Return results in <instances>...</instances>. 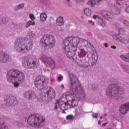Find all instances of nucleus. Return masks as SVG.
<instances>
[{"instance_id":"f257e3e1","label":"nucleus","mask_w":129,"mask_h":129,"mask_svg":"<svg viewBox=\"0 0 129 129\" xmlns=\"http://www.w3.org/2000/svg\"><path fill=\"white\" fill-rule=\"evenodd\" d=\"M70 78L71 81L70 92H67L65 96L70 108H73L78 105V101L76 98H79L81 97L80 95H82L84 98H85V94L77 76L74 74H71Z\"/></svg>"},{"instance_id":"f03ea898","label":"nucleus","mask_w":129,"mask_h":129,"mask_svg":"<svg viewBox=\"0 0 129 129\" xmlns=\"http://www.w3.org/2000/svg\"><path fill=\"white\" fill-rule=\"evenodd\" d=\"M86 54L87 52L84 51V49H81L80 53L76 57V61L78 64L85 69L94 66L98 59L97 53L95 52H93L92 54L90 53L87 56Z\"/></svg>"},{"instance_id":"7ed1b4c3","label":"nucleus","mask_w":129,"mask_h":129,"mask_svg":"<svg viewBox=\"0 0 129 129\" xmlns=\"http://www.w3.org/2000/svg\"><path fill=\"white\" fill-rule=\"evenodd\" d=\"M74 37H69L66 38L63 41L65 47L63 49V52L69 59L75 56V52L77 51V48L80 47V46L74 45ZM71 41L73 42H71Z\"/></svg>"},{"instance_id":"20e7f679","label":"nucleus","mask_w":129,"mask_h":129,"mask_svg":"<svg viewBox=\"0 0 129 129\" xmlns=\"http://www.w3.org/2000/svg\"><path fill=\"white\" fill-rule=\"evenodd\" d=\"M25 120H27L30 126H33L35 128L42 127L45 124V119L42 115L39 114H32Z\"/></svg>"},{"instance_id":"39448f33","label":"nucleus","mask_w":129,"mask_h":129,"mask_svg":"<svg viewBox=\"0 0 129 129\" xmlns=\"http://www.w3.org/2000/svg\"><path fill=\"white\" fill-rule=\"evenodd\" d=\"M7 78L8 82H17L18 80L22 83L25 80V75L18 70H13L7 73Z\"/></svg>"},{"instance_id":"423d86ee","label":"nucleus","mask_w":129,"mask_h":129,"mask_svg":"<svg viewBox=\"0 0 129 129\" xmlns=\"http://www.w3.org/2000/svg\"><path fill=\"white\" fill-rule=\"evenodd\" d=\"M40 43L42 46H45L46 49H52L55 46L56 41L54 36L46 34L42 36L40 40Z\"/></svg>"},{"instance_id":"0eeeda50","label":"nucleus","mask_w":129,"mask_h":129,"mask_svg":"<svg viewBox=\"0 0 129 129\" xmlns=\"http://www.w3.org/2000/svg\"><path fill=\"white\" fill-rule=\"evenodd\" d=\"M49 83V79L43 76H39L36 78L34 81V85L39 90H44L46 86Z\"/></svg>"},{"instance_id":"6e6552de","label":"nucleus","mask_w":129,"mask_h":129,"mask_svg":"<svg viewBox=\"0 0 129 129\" xmlns=\"http://www.w3.org/2000/svg\"><path fill=\"white\" fill-rule=\"evenodd\" d=\"M22 62L23 66L25 67V68L34 69L39 65L38 60H33L29 56H25L22 59Z\"/></svg>"},{"instance_id":"1a4fd4ad","label":"nucleus","mask_w":129,"mask_h":129,"mask_svg":"<svg viewBox=\"0 0 129 129\" xmlns=\"http://www.w3.org/2000/svg\"><path fill=\"white\" fill-rule=\"evenodd\" d=\"M114 99L115 100H121L122 99V94L124 93V89L120 88L117 84H114Z\"/></svg>"},{"instance_id":"9d476101","label":"nucleus","mask_w":129,"mask_h":129,"mask_svg":"<svg viewBox=\"0 0 129 129\" xmlns=\"http://www.w3.org/2000/svg\"><path fill=\"white\" fill-rule=\"evenodd\" d=\"M74 42V45L75 46H78L79 47H87L88 44L90 45V47H92V44L90 43H88V41L83 39L80 38L79 37H74L73 40H71V42L73 43Z\"/></svg>"},{"instance_id":"9b49d317","label":"nucleus","mask_w":129,"mask_h":129,"mask_svg":"<svg viewBox=\"0 0 129 129\" xmlns=\"http://www.w3.org/2000/svg\"><path fill=\"white\" fill-rule=\"evenodd\" d=\"M5 101L7 106H12L14 107V106L18 105V100L17 98L12 95L7 96L6 99H5Z\"/></svg>"},{"instance_id":"f8f14e48","label":"nucleus","mask_w":129,"mask_h":129,"mask_svg":"<svg viewBox=\"0 0 129 129\" xmlns=\"http://www.w3.org/2000/svg\"><path fill=\"white\" fill-rule=\"evenodd\" d=\"M33 41L31 39H24V45L23 46V50L22 54H25V53H28L30 52L33 49Z\"/></svg>"},{"instance_id":"ddd939ff","label":"nucleus","mask_w":129,"mask_h":129,"mask_svg":"<svg viewBox=\"0 0 129 129\" xmlns=\"http://www.w3.org/2000/svg\"><path fill=\"white\" fill-rule=\"evenodd\" d=\"M25 39L19 38H17L15 42L14 48L17 51V52H19L20 53H22L23 54V50L24 46Z\"/></svg>"},{"instance_id":"4468645a","label":"nucleus","mask_w":129,"mask_h":129,"mask_svg":"<svg viewBox=\"0 0 129 129\" xmlns=\"http://www.w3.org/2000/svg\"><path fill=\"white\" fill-rule=\"evenodd\" d=\"M64 98H61L60 100H57L56 103L58 104V108L61 109L62 113H66L65 110H67V109H69V104H66V101L63 100Z\"/></svg>"},{"instance_id":"2eb2a0df","label":"nucleus","mask_w":129,"mask_h":129,"mask_svg":"<svg viewBox=\"0 0 129 129\" xmlns=\"http://www.w3.org/2000/svg\"><path fill=\"white\" fill-rule=\"evenodd\" d=\"M41 60H42V62H43L46 66H49L51 69H54V68H55V61L53 59L43 56L41 58Z\"/></svg>"},{"instance_id":"dca6fc26","label":"nucleus","mask_w":129,"mask_h":129,"mask_svg":"<svg viewBox=\"0 0 129 129\" xmlns=\"http://www.w3.org/2000/svg\"><path fill=\"white\" fill-rule=\"evenodd\" d=\"M24 97L26 99L28 100H34L36 99V94L32 90H28L26 91L24 94Z\"/></svg>"},{"instance_id":"f3484780","label":"nucleus","mask_w":129,"mask_h":129,"mask_svg":"<svg viewBox=\"0 0 129 129\" xmlns=\"http://www.w3.org/2000/svg\"><path fill=\"white\" fill-rule=\"evenodd\" d=\"M46 90V93L48 96V97L50 98L49 99L53 100V99H54L56 96V92L55 91V90L50 86L47 87Z\"/></svg>"},{"instance_id":"a211bd4d","label":"nucleus","mask_w":129,"mask_h":129,"mask_svg":"<svg viewBox=\"0 0 129 129\" xmlns=\"http://www.w3.org/2000/svg\"><path fill=\"white\" fill-rule=\"evenodd\" d=\"M10 60V56L8 53L0 51V63H7Z\"/></svg>"},{"instance_id":"6ab92c4d","label":"nucleus","mask_w":129,"mask_h":129,"mask_svg":"<svg viewBox=\"0 0 129 129\" xmlns=\"http://www.w3.org/2000/svg\"><path fill=\"white\" fill-rule=\"evenodd\" d=\"M129 111V103L120 106L119 111L122 114H125Z\"/></svg>"},{"instance_id":"aec40b11","label":"nucleus","mask_w":129,"mask_h":129,"mask_svg":"<svg viewBox=\"0 0 129 129\" xmlns=\"http://www.w3.org/2000/svg\"><path fill=\"white\" fill-rule=\"evenodd\" d=\"M114 39L116 40V41H117L118 42H120V43H122L123 44H124V45H127L129 43V41L124 39V38L119 35H114Z\"/></svg>"},{"instance_id":"412c9836","label":"nucleus","mask_w":129,"mask_h":129,"mask_svg":"<svg viewBox=\"0 0 129 129\" xmlns=\"http://www.w3.org/2000/svg\"><path fill=\"white\" fill-rule=\"evenodd\" d=\"M113 91V84L109 85L106 90V94L109 98H112V92Z\"/></svg>"},{"instance_id":"4be33fe9","label":"nucleus","mask_w":129,"mask_h":129,"mask_svg":"<svg viewBox=\"0 0 129 129\" xmlns=\"http://www.w3.org/2000/svg\"><path fill=\"white\" fill-rule=\"evenodd\" d=\"M102 4V0H93L92 1H90L88 2V5L91 6V7H94L95 5L99 6Z\"/></svg>"},{"instance_id":"5701e85b","label":"nucleus","mask_w":129,"mask_h":129,"mask_svg":"<svg viewBox=\"0 0 129 129\" xmlns=\"http://www.w3.org/2000/svg\"><path fill=\"white\" fill-rule=\"evenodd\" d=\"M93 19H94V20H96V19H99V22H101L100 23V26H102V27H105V23H104V20H102L101 18H100L98 16L94 15L93 16Z\"/></svg>"},{"instance_id":"b1692460","label":"nucleus","mask_w":129,"mask_h":129,"mask_svg":"<svg viewBox=\"0 0 129 129\" xmlns=\"http://www.w3.org/2000/svg\"><path fill=\"white\" fill-rule=\"evenodd\" d=\"M101 16L103 17V18H105V19H107L108 17L110 16H111V13L110 12L104 10L101 12Z\"/></svg>"},{"instance_id":"393cba45","label":"nucleus","mask_w":129,"mask_h":129,"mask_svg":"<svg viewBox=\"0 0 129 129\" xmlns=\"http://www.w3.org/2000/svg\"><path fill=\"white\" fill-rule=\"evenodd\" d=\"M25 7V4H20L14 7V10L18 12V11H20L21 10H23L24 8Z\"/></svg>"},{"instance_id":"a878e982","label":"nucleus","mask_w":129,"mask_h":129,"mask_svg":"<svg viewBox=\"0 0 129 129\" xmlns=\"http://www.w3.org/2000/svg\"><path fill=\"white\" fill-rule=\"evenodd\" d=\"M64 19L63 17H59L56 20V24L57 26H62L64 25Z\"/></svg>"},{"instance_id":"bb28decb","label":"nucleus","mask_w":129,"mask_h":129,"mask_svg":"<svg viewBox=\"0 0 129 129\" xmlns=\"http://www.w3.org/2000/svg\"><path fill=\"white\" fill-rule=\"evenodd\" d=\"M41 99L44 102V103H48L49 101H52V99L50 100V97H48V96H43L41 98Z\"/></svg>"},{"instance_id":"cd10ccee","label":"nucleus","mask_w":129,"mask_h":129,"mask_svg":"<svg viewBox=\"0 0 129 129\" xmlns=\"http://www.w3.org/2000/svg\"><path fill=\"white\" fill-rule=\"evenodd\" d=\"M120 57L126 62L129 63V52L126 53L125 56L124 55H121Z\"/></svg>"},{"instance_id":"c85d7f7f","label":"nucleus","mask_w":129,"mask_h":129,"mask_svg":"<svg viewBox=\"0 0 129 129\" xmlns=\"http://www.w3.org/2000/svg\"><path fill=\"white\" fill-rule=\"evenodd\" d=\"M40 20L42 22H45L47 20V15L45 13H41L40 16Z\"/></svg>"},{"instance_id":"c756f323","label":"nucleus","mask_w":129,"mask_h":129,"mask_svg":"<svg viewBox=\"0 0 129 129\" xmlns=\"http://www.w3.org/2000/svg\"><path fill=\"white\" fill-rule=\"evenodd\" d=\"M84 13L86 16L90 17L91 16L92 11L89 9V8H87L84 10Z\"/></svg>"},{"instance_id":"7c9ffc66","label":"nucleus","mask_w":129,"mask_h":129,"mask_svg":"<svg viewBox=\"0 0 129 129\" xmlns=\"http://www.w3.org/2000/svg\"><path fill=\"white\" fill-rule=\"evenodd\" d=\"M35 22H33L32 21H29L26 24V28H29L30 26H34Z\"/></svg>"},{"instance_id":"2f4dec72","label":"nucleus","mask_w":129,"mask_h":129,"mask_svg":"<svg viewBox=\"0 0 129 129\" xmlns=\"http://www.w3.org/2000/svg\"><path fill=\"white\" fill-rule=\"evenodd\" d=\"M120 14V10L118 9V7H116L114 11V15H119Z\"/></svg>"},{"instance_id":"473e14b6","label":"nucleus","mask_w":129,"mask_h":129,"mask_svg":"<svg viewBox=\"0 0 129 129\" xmlns=\"http://www.w3.org/2000/svg\"><path fill=\"white\" fill-rule=\"evenodd\" d=\"M74 118V116H73V115H68L66 117L67 120H72V119H73Z\"/></svg>"},{"instance_id":"72a5a7b5","label":"nucleus","mask_w":129,"mask_h":129,"mask_svg":"<svg viewBox=\"0 0 129 129\" xmlns=\"http://www.w3.org/2000/svg\"><path fill=\"white\" fill-rule=\"evenodd\" d=\"M17 126L19 128L24 127V123L22 122H17Z\"/></svg>"},{"instance_id":"f704fd0d","label":"nucleus","mask_w":129,"mask_h":129,"mask_svg":"<svg viewBox=\"0 0 129 129\" xmlns=\"http://www.w3.org/2000/svg\"><path fill=\"white\" fill-rule=\"evenodd\" d=\"M119 34H124L125 33V30L123 28H119L118 29Z\"/></svg>"},{"instance_id":"c9c22d12","label":"nucleus","mask_w":129,"mask_h":129,"mask_svg":"<svg viewBox=\"0 0 129 129\" xmlns=\"http://www.w3.org/2000/svg\"><path fill=\"white\" fill-rule=\"evenodd\" d=\"M123 24H124V26L126 27H129V22L127 20H123L122 21Z\"/></svg>"},{"instance_id":"e433bc0d","label":"nucleus","mask_w":129,"mask_h":129,"mask_svg":"<svg viewBox=\"0 0 129 129\" xmlns=\"http://www.w3.org/2000/svg\"><path fill=\"white\" fill-rule=\"evenodd\" d=\"M28 35L30 38H35L36 37V35L33 33H29Z\"/></svg>"},{"instance_id":"4c0bfd02","label":"nucleus","mask_w":129,"mask_h":129,"mask_svg":"<svg viewBox=\"0 0 129 129\" xmlns=\"http://www.w3.org/2000/svg\"><path fill=\"white\" fill-rule=\"evenodd\" d=\"M5 124V121L4 120V119L0 118V125L1 126L3 127V125Z\"/></svg>"},{"instance_id":"58836bf2","label":"nucleus","mask_w":129,"mask_h":129,"mask_svg":"<svg viewBox=\"0 0 129 129\" xmlns=\"http://www.w3.org/2000/svg\"><path fill=\"white\" fill-rule=\"evenodd\" d=\"M11 83H14L15 87H19V85H20V84L18 83V82H10Z\"/></svg>"},{"instance_id":"ea45409f","label":"nucleus","mask_w":129,"mask_h":129,"mask_svg":"<svg viewBox=\"0 0 129 129\" xmlns=\"http://www.w3.org/2000/svg\"><path fill=\"white\" fill-rule=\"evenodd\" d=\"M29 18L31 19V20H32V21H34L35 20V16H34V14H30Z\"/></svg>"},{"instance_id":"a19ab883","label":"nucleus","mask_w":129,"mask_h":129,"mask_svg":"<svg viewBox=\"0 0 129 129\" xmlns=\"http://www.w3.org/2000/svg\"><path fill=\"white\" fill-rule=\"evenodd\" d=\"M97 85L94 84L92 85V88L94 90H95V89H97Z\"/></svg>"},{"instance_id":"79ce46f5","label":"nucleus","mask_w":129,"mask_h":129,"mask_svg":"<svg viewBox=\"0 0 129 129\" xmlns=\"http://www.w3.org/2000/svg\"><path fill=\"white\" fill-rule=\"evenodd\" d=\"M92 116L93 117H95V118H97L98 116V114L97 113H93L92 114Z\"/></svg>"},{"instance_id":"37998d69","label":"nucleus","mask_w":129,"mask_h":129,"mask_svg":"<svg viewBox=\"0 0 129 129\" xmlns=\"http://www.w3.org/2000/svg\"><path fill=\"white\" fill-rule=\"evenodd\" d=\"M107 19H108V20L109 21V22H111V21H112V16H108V17H107Z\"/></svg>"},{"instance_id":"c03bdc74","label":"nucleus","mask_w":129,"mask_h":129,"mask_svg":"<svg viewBox=\"0 0 129 129\" xmlns=\"http://www.w3.org/2000/svg\"><path fill=\"white\" fill-rule=\"evenodd\" d=\"M57 109H58V104L57 103V102H56L54 106V110H57Z\"/></svg>"},{"instance_id":"a18cd8bd","label":"nucleus","mask_w":129,"mask_h":129,"mask_svg":"<svg viewBox=\"0 0 129 129\" xmlns=\"http://www.w3.org/2000/svg\"><path fill=\"white\" fill-rule=\"evenodd\" d=\"M88 22L89 23V24L92 25V26H94V22H93L92 20H89Z\"/></svg>"},{"instance_id":"49530a36","label":"nucleus","mask_w":129,"mask_h":129,"mask_svg":"<svg viewBox=\"0 0 129 129\" xmlns=\"http://www.w3.org/2000/svg\"><path fill=\"white\" fill-rule=\"evenodd\" d=\"M62 79H63V77H61V76L57 77V80H58V81H61Z\"/></svg>"},{"instance_id":"de8ad7c7","label":"nucleus","mask_w":129,"mask_h":129,"mask_svg":"<svg viewBox=\"0 0 129 129\" xmlns=\"http://www.w3.org/2000/svg\"><path fill=\"white\" fill-rule=\"evenodd\" d=\"M2 129H8V127L6 125H3L2 126H1Z\"/></svg>"},{"instance_id":"09e8293b","label":"nucleus","mask_w":129,"mask_h":129,"mask_svg":"<svg viewBox=\"0 0 129 129\" xmlns=\"http://www.w3.org/2000/svg\"><path fill=\"white\" fill-rule=\"evenodd\" d=\"M115 28H119V23H116L115 24Z\"/></svg>"},{"instance_id":"8fccbe9b","label":"nucleus","mask_w":129,"mask_h":129,"mask_svg":"<svg viewBox=\"0 0 129 129\" xmlns=\"http://www.w3.org/2000/svg\"><path fill=\"white\" fill-rule=\"evenodd\" d=\"M126 13H129V6L125 9Z\"/></svg>"},{"instance_id":"3c124183","label":"nucleus","mask_w":129,"mask_h":129,"mask_svg":"<svg viewBox=\"0 0 129 129\" xmlns=\"http://www.w3.org/2000/svg\"><path fill=\"white\" fill-rule=\"evenodd\" d=\"M2 22H3V24H7V22L5 21V19H4V18H3V19H2Z\"/></svg>"},{"instance_id":"603ef678","label":"nucleus","mask_w":129,"mask_h":129,"mask_svg":"<svg viewBox=\"0 0 129 129\" xmlns=\"http://www.w3.org/2000/svg\"><path fill=\"white\" fill-rule=\"evenodd\" d=\"M104 46L105 47H106V48H107V47H108V44L107 43H105Z\"/></svg>"},{"instance_id":"864d4df0","label":"nucleus","mask_w":129,"mask_h":129,"mask_svg":"<svg viewBox=\"0 0 129 129\" xmlns=\"http://www.w3.org/2000/svg\"><path fill=\"white\" fill-rule=\"evenodd\" d=\"M106 124H107L106 123H103V124H102V126H106Z\"/></svg>"},{"instance_id":"5fc2aeb1","label":"nucleus","mask_w":129,"mask_h":129,"mask_svg":"<svg viewBox=\"0 0 129 129\" xmlns=\"http://www.w3.org/2000/svg\"><path fill=\"white\" fill-rule=\"evenodd\" d=\"M61 88H62V89H64V85H61L60 86Z\"/></svg>"},{"instance_id":"6e6d98bb","label":"nucleus","mask_w":129,"mask_h":129,"mask_svg":"<svg viewBox=\"0 0 129 129\" xmlns=\"http://www.w3.org/2000/svg\"><path fill=\"white\" fill-rule=\"evenodd\" d=\"M98 124H100L101 123V121L99 120L98 122Z\"/></svg>"},{"instance_id":"4d7b16f0","label":"nucleus","mask_w":129,"mask_h":129,"mask_svg":"<svg viewBox=\"0 0 129 129\" xmlns=\"http://www.w3.org/2000/svg\"><path fill=\"white\" fill-rule=\"evenodd\" d=\"M104 116H105V117H106V116H107V114L104 113Z\"/></svg>"},{"instance_id":"13d9d810","label":"nucleus","mask_w":129,"mask_h":129,"mask_svg":"<svg viewBox=\"0 0 129 129\" xmlns=\"http://www.w3.org/2000/svg\"><path fill=\"white\" fill-rule=\"evenodd\" d=\"M3 46V44L0 43V48H2Z\"/></svg>"},{"instance_id":"bf43d9fd","label":"nucleus","mask_w":129,"mask_h":129,"mask_svg":"<svg viewBox=\"0 0 129 129\" xmlns=\"http://www.w3.org/2000/svg\"><path fill=\"white\" fill-rule=\"evenodd\" d=\"M113 49H116V46H113Z\"/></svg>"},{"instance_id":"052dcab7","label":"nucleus","mask_w":129,"mask_h":129,"mask_svg":"<svg viewBox=\"0 0 129 129\" xmlns=\"http://www.w3.org/2000/svg\"><path fill=\"white\" fill-rule=\"evenodd\" d=\"M77 112H78V110H77V109H76V113H77Z\"/></svg>"},{"instance_id":"680f3d73","label":"nucleus","mask_w":129,"mask_h":129,"mask_svg":"<svg viewBox=\"0 0 129 129\" xmlns=\"http://www.w3.org/2000/svg\"><path fill=\"white\" fill-rule=\"evenodd\" d=\"M111 48L112 49H113V45L111 46Z\"/></svg>"},{"instance_id":"e2e57ef3","label":"nucleus","mask_w":129,"mask_h":129,"mask_svg":"<svg viewBox=\"0 0 129 129\" xmlns=\"http://www.w3.org/2000/svg\"><path fill=\"white\" fill-rule=\"evenodd\" d=\"M44 129H49V128L48 127H46V128H44Z\"/></svg>"},{"instance_id":"0e129e2a","label":"nucleus","mask_w":129,"mask_h":129,"mask_svg":"<svg viewBox=\"0 0 129 129\" xmlns=\"http://www.w3.org/2000/svg\"><path fill=\"white\" fill-rule=\"evenodd\" d=\"M100 119H102V116H101V117H100Z\"/></svg>"},{"instance_id":"69168bd1","label":"nucleus","mask_w":129,"mask_h":129,"mask_svg":"<svg viewBox=\"0 0 129 129\" xmlns=\"http://www.w3.org/2000/svg\"><path fill=\"white\" fill-rule=\"evenodd\" d=\"M67 1H68V2H70V0H67Z\"/></svg>"},{"instance_id":"338daca9","label":"nucleus","mask_w":129,"mask_h":129,"mask_svg":"<svg viewBox=\"0 0 129 129\" xmlns=\"http://www.w3.org/2000/svg\"><path fill=\"white\" fill-rule=\"evenodd\" d=\"M0 129H3V128H2V127H0Z\"/></svg>"},{"instance_id":"774afa93","label":"nucleus","mask_w":129,"mask_h":129,"mask_svg":"<svg viewBox=\"0 0 129 129\" xmlns=\"http://www.w3.org/2000/svg\"><path fill=\"white\" fill-rule=\"evenodd\" d=\"M127 48H128V49H129V46H127Z\"/></svg>"}]
</instances>
